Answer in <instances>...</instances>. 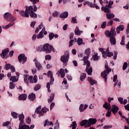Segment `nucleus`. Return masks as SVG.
Listing matches in <instances>:
<instances>
[{
  "label": "nucleus",
  "instance_id": "f257e3e1",
  "mask_svg": "<svg viewBox=\"0 0 129 129\" xmlns=\"http://www.w3.org/2000/svg\"><path fill=\"white\" fill-rule=\"evenodd\" d=\"M33 6H26L25 11L23 10H21L19 11V15L24 18H33L35 19L37 18V14L35 13L34 11H33Z\"/></svg>",
  "mask_w": 129,
  "mask_h": 129
},
{
  "label": "nucleus",
  "instance_id": "f03ea898",
  "mask_svg": "<svg viewBox=\"0 0 129 129\" xmlns=\"http://www.w3.org/2000/svg\"><path fill=\"white\" fill-rule=\"evenodd\" d=\"M4 18L7 22H10L8 25L5 26L4 27L5 29H9V28H11L12 26H14V25H15V21L17 20V18L13 16L12 14L9 12L4 14Z\"/></svg>",
  "mask_w": 129,
  "mask_h": 129
},
{
  "label": "nucleus",
  "instance_id": "7ed1b4c3",
  "mask_svg": "<svg viewBox=\"0 0 129 129\" xmlns=\"http://www.w3.org/2000/svg\"><path fill=\"white\" fill-rule=\"evenodd\" d=\"M41 108H42V106L39 105L36 108L35 111V113L39 114V117L43 116V115H44V113H46V112H47V111H49V109L46 108V107H43L41 110Z\"/></svg>",
  "mask_w": 129,
  "mask_h": 129
},
{
  "label": "nucleus",
  "instance_id": "20e7f679",
  "mask_svg": "<svg viewBox=\"0 0 129 129\" xmlns=\"http://www.w3.org/2000/svg\"><path fill=\"white\" fill-rule=\"evenodd\" d=\"M53 51V52H56V50L53 47V45H51L49 44V43H46L43 45V52H45L46 54H49V53H51Z\"/></svg>",
  "mask_w": 129,
  "mask_h": 129
},
{
  "label": "nucleus",
  "instance_id": "39448f33",
  "mask_svg": "<svg viewBox=\"0 0 129 129\" xmlns=\"http://www.w3.org/2000/svg\"><path fill=\"white\" fill-rule=\"evenodd\" d=\"M69 51H67L64 52V55L61 56L60 61L62 62L64 66L67 65V62L69 61Z\"/></svg>",
  "mask_w": 129,
  "mask_h": 129
},
{
  "label": "nucleus",
  "instance_id": "423d86ee",
  "mask_svg": "<svg viewBox=\"0 0 129 129\" xmlns=\"http://www.w3.org/2000/svg\"><path fill=\"white\" fill-rule=\"evenodd\" d=\"M110 72H111V69L106 70L102 72L101 74V76L103 77V78H104L105 82L107 81V74H109Z\"/></svg>",
  "mask_w": 129,
  "mask_h": 129
},
{
  "label": "nucleus",
  "instance_id": "0eeeda50",
  "mask_svg": "<svg viewBox=\"0 0 129 129\" xmlns=\"http://www.w3.org/2000/svg\"><path fill=\"white\" fill-rule=\"evenodd\" d=\"M87 64L86 68V72L88 75H92V67H90V61H87Z\"/></svg>",
  "mask_w": 129,
  "mask_h": 129
},
{
  "label": "nucleus",
  "instance_id": "6e6552de",
  "mask_svg": "<svg viewBox=\"0 0 129 129\" xmlns=\"http://www.w3.org/2000/svg\"><path fill=\"white\" fill-rule=\"evenodd\" d=\"M10 52L9 48H6L2 51V53L0 54L1 57L3 59H7L8 58V54Z\"/></svg>",
  "mask_w": 129,
  "mask_h": 129
},
{
  "label": "nucleus",
  "instance_id": "1a4fd4ad",
  "mask_svg": "<svg viewBox=\"0 0 129 129\" xmlns=\"http://www.w3.org/2000/svg\"><path fill=\"white\" fill-rule=\"evenodd\" d=\"M18 60L20 63H22L23 61L22 64H24L27 61V56L25 55V54H21L18 56Z\"/></svg>",
  "mask_w": 129,
  "mask_h": 129
},
{
  "label": "nucleus",
  "instance_id": "9d476101",
  "mask_svg": "<svg viewBox=\"0 0 129 129\" xmlns=\"http://www.w3.org/2000/svg\"><path fill=\"white\" fill-rule=\"evenodd\" d=\"M5 69H6V70H9V69H10L12 73L16 72V68H15V67H14V66H11L10 63H7L5 65Z\"/></svg>",
  "mask_w": 129,
  "mask_h": 129
},
{
  "label": "nucleus",
  "instance_id": "9b49d317",
  "mask_svg": "<svg viewBox=\"0 0 129 129\" xmlns=\"http://www.w3.org/2000/svg\"><path fill=\"white\" fill-rule=\"evenodd\" d=\"M111 9V8L110 7V6L109 5H106L105 7H102L101 8L102 11H103L104 13H106L107 14H108L111 12L110 11V9Z\"/></svg>",
  "mask_w": 129,
  "mask_h": 129
},
{
  "label": "nucleus",
  "instance_id": "f8f14e48",
  "mask_svg": "<svg viewBox=\"0 0 129 129\" xmlns=\"http://www.w3.org/2000/svg\"><path fill=\"white\" fill-rule=\"evenodd\" d=\"M96 121H97L96 119L90 118L88 120V124L87 126H89V127L91 126V124H95V123H96Z\"/></svg>",
  "mask_w": 129,
  "mask_h": 129
},
{
  "label": "nucleus",
  "instance_id": "ddd939ff",
  "mask_svg": "<svg viewBox=\"0 0 129 129\" xmlns=\"http://www.w3.org/2000/svg\"><path fill=\"white\" fill-rule=\"evenodd\" d=\"M112 107V108L111 111H112V112L115 115L116 113H117V111H118L119 108H118V106H116V105H113Z\"/></svg>",
  "mask_w": 129,
  "mask_h": 129
},
{
  "label": "nucleus",
  "instance_id": "4468645a",
  "mask_svg": "<svg viewBox=\"0 0 129 129\" xmlns=\"http://www.w3.org/2000/svg\"><path fill=\"white\" fill-rule=\"evenodd\" d=\"M81 126H85V127H89L88 125V120H83L80 123Z\"/></svg>",
  "mask_w": 129,
  "mask_h": 129
},
{
  "label": "nucleus",
  "instance_id": "2eb2a0df",
  "mask_svg": "<svg viewBox=\"0 0 129 129\" xmlns=\"http://www.w3.org/2000/svg\"><path fill=\"white\" fill-rule=\"evenodd\" d=\"M33 61H34V62H35V64L36 68H37V70L40 71V70H41V69H42V65H41V63L40 62H39L38 61V60H37V59H36V58L34 59V60Z\"/></svg>",
  "mask_w": 129,
  "mask_h": 129
},
{
  "label": "nucleus",
  "instance_id": "dca6fc26",
  "mask_svg": "<svg viewBox=\"0 0 129 129\" xmlns=\"http://www.w3.org/2000/svg\"><path fill=\"white\" fill-rule=\"evenodd\" d=\"M28 98L30 101H35V100L36 99V94L32 93L28 95Z\"/></svg>",
  "mask_w": 129,
  "mask_h": 129
},
{
  "label": "nucleus",
  "instance_id": "f3484780",
  "mask_svg": "<svg viewBox=\"0 0 129 129\" xmlns=\"http://www.w3.org/2000/svg\"><path fill=\"white\" fill-rule=\"evenodd\" d=\"M30 2L33 3V8H34V12H37V5H36V4H38L39 3V0H29Z\"/></svg>",
  "mask_w": 129,
  "mask_h": 129
},
{
  "label": "nucleus",
  "instance_id": "a211bd4d",
  "mask_svg": "<svg viewBox=\"0 0 129 129\" xmlns=\"http://www.w3.org/2000/svg\"><path fill=\"white\" fill-rule=\"evenodd\" d=\"M124 30V26L123 25H120L116 28V32L117 34H119L120 33V31H123Z\"/></svg>",
  "mask_w": 129,
  "mask_h": 129
},
{
  "label": "nucleus",
  "instance_id": "6ab92c4d",
  "mask_svg": "<svg viewBox=\"0 0 129 129\" xmlns=\"http://www.w3.org/2000/svg\"><path fill=\"white\" fill-rule=\"evenodd\" d=\"M88 81L90 82V84L91 85H94V84H97V82L95 80H93L91 77H88Z\"/></svg>",
  "mask_w": 129,
  "mask_h": 129
},
{
  "label": "nucleus",
  "instance_id": "aec40b11",
  "mask_svg": "<svg viewBox=\"0 0 129 129\" xmlns=\"http://www.w3.org/2000/svg\"><path fill=\"white\" fill-rule=\"evenodd\" d=\"M69 14L68 12H64L60 14L59 17L61 19H66V18H68Z\"/></svg>",
  "mask_w": 129,
  "mask_h": 129
},
{
  "label": "nucleus",
  "instance_id": "412c9836",
  "mask_svg": "<svg viewBox=\"0 0 129 129\" xmlns=\"http://www.w3.org/2000/svg\"><path fill=\"white\" fill-rule=\"evenodd\" d=\"M110 42L111 45H115L116 44V39L115 36H111L110 38Z\"/></svg>",
  "mask_w": 129,
  "mask_h": 129
},
{
  "label": "nucleus",
  "instance_id": "4be33fe9",
  "mask_svg": "<svg viewBox=\"0 0 129 129\" xmlns=\"http://www.w3.org/2000/svg\"><path fill=\"white\" fill-rule=\"evenodd\" d=\"M19 100H26L27 99V94H23L19 96Z\"/></svg>",
  "mask_w": 129,
  "mask_h": 129
},
{
  "label": "nucleus",
  "instance_id": "5701e85b",
  "mask_svg": "<svg viewBox=\"0 0 129 129\" xmlns=\"http://www.w3.org/2000/svg\"><path fill=\"white\" fill-rule=\"evenodd\" d=\"M75 34L77 36H80V35H81V33H83V31H80V30H79V28L78 27H77L75 30Z\"/></svg>",
  "mask_w": 129,
  "mask_h": 129
},
{
  "label": "nucleus",
  "instance_id": "b1692460",
  "mask_svg": "<svg viewBox=\"0 0 129 129\" xmlns=\"http://www.w3.org/2000/svg\"><path fill=\"white\" fill-rule=\"evenodd\" d=\"M18 117L20 121V124H21V123L24 122V118H25V115H24L22 113V114H20Z\"/></svg>",
  "mask_w": 129,
  "mask_h": 129
},
{
  "label": "nucleus",
  "instance_id": "393cba45",
  "mask_svg": "<svg viewBox=\"0 0 129 129\" xmlns=\"http://www.w3.org/2000/svg\"><path fill=\"white\" fill-rule=\"evenodd\" d=\"M54 97H55V94H51L49 99L47 100L48 102L51 103V102L54 100Z\"/></svg>",
  "mask_w": 129,
  "mask_h": 129
},
{
  "label": "nucleus",
  "instance_id": "a878e982",
  "mask_svg": "<svg viewBox=\"0 0 129 129\" xmlns=\"http://www.w3.org/2000/svg\"><path fill=\"white\" fill-rule=\"evenodd\" d=\"M106 17L108 20H111V19L114 18V14L112 13H107L106 15Z\"/></svg>",
  "mask_w": 129,
  "mask_h": 129
},
{
  "label": "nucleus",
  "instance_id": "bb28decb",
  "mask_svg": "<svg viewBox=\"0 0 129 129\" xmlns=\"http://www.w3.org/2000/svg\"><path fill=\"white\" fill-rule=\"evenodd\" d=\"M105 35L107 38H110L112 37V35L109 30H106L105 31Z\"/></svg>",
  "mask_w": 129,
  "mask_h": 129
},
{
  "label": "nucleus",
  "instance_id": "cd10ccee",
  "mask_svg": "<svg viewBox=\"0 0 129 129\" xmlns=\"http://www.w3.org/2000/svg\"><path fill=\"white\" fill-rule=\"evenodd\" d=\"M18 129H30V126H29V125H21L20 124Z\"/></svg>",
  "mask_w": 129,
  "mask_h": 129
},
{
  "label": "nucleus",
  "instance_id": "c85d7f7f",
  "mask_svg": "<svg viewBox=\"0 0 129 129\" xmlns=\"http://www.w3.org/2000/svg\"><path fill=\"white\" fill-rule=\"evenodd\" d=\"M110 32V33H111L112 36L115 37V36H116V32L115 31V28L111 27Z\"/></svg>",
  "mask_w": 129,
  "mask_h": 129
},
{
  "label": "nucleus",
  "instance_id": "c756f323",
  "mask_svg": "<svg viewBox=\"0 0 129 129\" xmlns=\"http://www.w3.org/2000/svg\"><path fill=\"white\" fill-rule=\"evenodd\" d=\"M85 78H86V73L81 74V76H80L81 81H84L85 80Z\"/></svg>",
  "mask_w": 129,
  "mask_h": 129
},
{
  "label": "nucleus",
  "instance_id": "7c9ffc66",
  "mask_svg": "<svg viewBox=\"0 0 129 129\" xmlns=\"http://www.w3.org/2000/svg\"><path fill=\"white\" fill-rule=\"evenodd\" d=\"M83 4H84V6H86V5H87L88 7H90V8H93V7H94L93 4H92V3H91L89 1L84 2Z\"/></svg>",
  "mask_w": 129,
  "mask_h": 129
},
{
  "label": "nucleus",
  "instance_id": "2f4dec72",
  "mask_svg": "<svg viewBox=\"0 0 129 129\" xmlns=\"http://www.w3.org/2000/svg\"><path fill=\"white\" fill-rule=\"evenodd\" d=\"M88 59H89V55H87L86 56H84L83 58V60H84V64H87V61L88 60Z\"/></svg>",
  "mask_w": 129,
  "mask_h": 129
},
{
  "label": "nucleus",
  "instance_id": "473e14b6",
  "mask_svg": "<svg viewBox=\"0 0 129 129\" xmlns=\"http://www.w3.org/2000/svg\"><path fill=\"white\" fill-rule=\"evenodd\" d=\"M98 54L96 53L95 54L93 55V60L94 61H98L99 60V57H98Z\"/></svg>",
  "mask_w": 129,
  "mask_h": 129
},
{
  "label": "nucleus",
  "instance_id": "72a5a7b5",
  "mask_svg": "<svg viewBox=\"0 0 129 129\" xmlns=\"http://www.w3.org/2000/svg\"><path fill=\"white\" fill-rule=\"evenodd\" d=\"M11 115L13 118L17 119L18 118V115H19V114L16 112H11Z\"/></svg>",
  "mask_w": 129,
  "mask_h": 129
},
{
  "label": "nucleus",
  "instance_id": "f704fd0d",
  "mask_svg": "<svg viewBox=\"0 0 129 129\" xmlns=\"http://www.w3.org/2000/svg\"><path fill=\"white\" fill-rule=\"evenodd\" d=\"M10 81H12V82H18V80H17V76H12L10 77Z\"/></svg>",
  "mask_w": 129,
  "mask_h": 129
},
{
  "label": "nucleus",
  "instance_id": "c9c22d12",
  "mask_svg": "<svg viewBox=\"0 0 129 129\" xmlns=\"http://www.w3.org/2000/svg\"><path fill=\"white\" fill-rule=\"evenodd\" d=\"M76 42H77L78 45L80 46V45L83 44V39H82V38H78V40Z\"/></svg>",
  "mask_w": 129,
  "mask_h": 129
},
{
  "label": "nucleus",
  "instance_id": "e433bc0d",
  "mask_svg": "<svg viewBox=\"0 0 129 129\" xmlns=\"http://www.w3.org/2000/svg\"><path fill=\"white\" fill-rule=\"evenodd\" d=\"M44 36L43 35V31H40L39 33L37 35V39H42Z\"/></svg>",
  "mask_w": 129,
  "mask_h": 129
},
{
  "label": "nucleus",
  "instance_id": "4c0bfd02",
  "mask_svg": "<svg viewBox=\"0 0 129 129\" xmlns=\"http://www.w3.org/2000/svg\"><path fill=\"white\" fill-rule=\"evenodd\" d=\"M84 104H81L80 105V107L79 108L80 112H83V111H84Z\"/></svg>",
  "mask_w": 129,
  "mask_h": 129
},
{
  "label": "nucleus",
  "instance_id": "58836bf2",
  "mask_svg": "<svg viewBox=\"0 0 129 129\" xmlns=\"http://www.w3.org/2000/svg\"><path fill=\"white\" fill-rule=\"evenodd\" d=\"M40 88H41V85L37 84L35 86L34 89L35 91H38V90H39V89H40Z\"/></svg>",
  "mask_w": 129,
  "mask_h": 129
},
{
  "label": "nucleus",
  "instance_id": "ea45409f",
  "mask_svg": "<svg viewBox=\"0 0 129 129\" xmlns=\"http://www.w3.org/2000/svg\"><path fill=\"white\" fill-rule=\"evenodd\" d=\"M44 45L43 46H39L37 49V51H39V52H44Z\"/></svg>",
  "mask_w": 129,
  "mask_h": 129
},
{
  "label": "nucleus",
  "instance_id": "a19ab883",
  "mask_svg": "<svg viewBox=\"0 0 129 129\" xmlns=\"http://www.w3.org/2000/svg\"><path fill=\"white\" fill-rule=\"evenodd\" d=\"M90 48H88L85 50V53L87 56H89L90 55Z\"/></svg>",
  "mask_w": 129,
  "mask_h": 129
},
{
  "label": "nucleus",
  "instance_id": "79ce46f5",
  "mask_svg": "<svg viewBox=\"0 0 129 129\" xmlns=\"http://www.w3.org/2000/svg\"><path fill=\"white\" fill-rule=\"evenodd\" d=\"M54 36H55V34L53 33L50 32L49 34V40H52L54 38Z\"/></svg>",
  "mask_w": 129,
  "mask_h": 129
},
{
  "label": "nucleus",
  "instance_id": "37998d69",
  "mask_svg": "<svg viewBox=\"0 0 129 129\" xmlns=\"http://www.w3.org/2000/svg\"><path fill=\"white\" fill-rule=\"evenodd\" d=\"M15 84L13 83V82H11L10 83V86H9V88L10 89H15Z\"/></svg>",
  "mask_w": 129,
  "mask_h": 129
},
{
  "label": "nucleus",
  "instance_id": "c03bdc74",
  "mask_svg": "<svg viewBox=\"0 0 129 129\" xmlns=\"http://www.w3.org/2000/svg\"><path fill=\"white\" fill-rule=\"evenodd\" d=\"M99 51H100L102 52L103 57V58H105L106 56H105V55H104V53H105V51H104L103 48H100L99 49Z\"/></svg>",
  "mask_w": 129,
  "mask_h": 129
},
{
  "label": "nucleus",
  "instance_id": "a18cd8bd",
  "mask_svg": "<svg viewBox=\"0 0 129 129\" xmlns=\"http://www.w3.org/2000/svg\"><path fill=\"white\" fill-rule=\"evenodd\" d=\"M124 40H125L124 35H123L122 36L121 41V42L120 43V45H122V46H123V45H124V44H125Z\"/></svg>",
  "mask_w": 129,
  "mask_h": 129
},
{
  "label": "nucleus",
  "instance_id": "49530a36",
  "mask_svg": "<svg viewBox=\"0 0 129 129\" xmlns=\"http://www.w3.org/2000/svg\"><path fill=\"white\" fill-rule=\"evenodd\" d=\"M101 28L102 29H105V28H106V21H104L102 23Z\"/></svg>",
  "mask_w": 129,
  "mask_h": 129
},
{
  "label": "nucleus",
  "instance_id": "de8ad7c7",
  "mask_svg": "<svg viewBox=\"0 0 129 129\" xmlns=\"http://www.w3.org/2000/svg\"><path fill=\"white\" fill-rule=\"evenodd\" d=\"M72 24H77V19H76V17H73L72 18Z\"/></svg>",
  "mask_w": 129,
  "mask_h": 129
},
{
  "label": "nucleus",
  "instance_id": "09e8293b",
  "mask_svg": "<svg viewBox=\"0 0 129 129\" xmlns=\"http://www.w3.org/2000/svg\"><path fill=\"white\" fill-rule=\"evenodd\" d=\"M32 80L33 81V83H37V82H38V77H37V76H34Z\"/></svg>",
  "mask_w": 129,
  "mask_h": 129
},
{
  "label": "nucleus",
  "instance_id": "8fccbe9b",
  "mask_svg": "<svg viewBox=\"0 0 129 129\" xmlns=\"http://www.w3.org/2000/svg\"><path fill=\"white\" fill-rule=\"evenodd\" d=\"M47 77H50V78L53 77V73H52V71H49L47 73Z\"/></svg>",
  "mask_w": 129,
  "mask_h": 129
},
{
  "label": "nucleus",
  "instance_id": "3c124183",
  "mask_svg": "<svg viewBox=\"0 0 129 129\" xmlns=\"http://www.w3.org/2000/svg\"><path fill=\"white\" fill-rule=\"evenodd\" d=\"M10 124H11V122H10L9 121H7L3 123V126H8V125H10Z\"/></svg>",
  "mask_w": 129,
  "mask_h": 129
},
{
  "label": "nucleus",
  "instance_id": "603ef678",
  "mask_svg": "<svg viewBox=\"0 0 129 129\" xmlns=\"http://www.w3.org/2000/svg\"><path fill=\"white\" fill-rule=\"evenodd\" d=\"M126 68H127V62H125L123 64L122 69L123 70H125Z\"/></svg>",
  "mask_w": 129,
  "mask_h": 129
},
{
  "label": "nucleus",
  "instance_id": "864d4df0",
  "mask_svg": "<svg viewBox=\"0 0 129 129\" xmlns=\"http://www.w3.org/2000/svg\"><path fill=\"white\" fill-rule=\"evenodd\" d=\"M105 56L106 57H104V58H106V57H111V56H113V52H110L108 54L105 55Z\"/></svg>",
  "mask_w": 129,
  "mask_h": 129
},
{
  "label": "nucleus",
  "instance_id": "5fc2aeb1",
  "mask_svg": "<svg viewBox=\"0 0 129 129\" xmlns=\"http://www.w3.org/2000/svg\"><path fill=\"white\" fill-rule=\"evenodd\" d=\"M50 84H51L50 83H47L46 84V87L47 88V90L48 92H51V90H50Z\"/></svg>",
  "mask_w": 129,
  "mask_h": 129
},
{
  "label": "nucleus",
  "instance_id": "6e6d98bb",
  "mask_svg": "<svg viewBox=\"0 0 129 129\" xmlns=\"http://www.w3.org/2000/svg\"><path fill=\"white\" fill-rule=\"evenodd\" d=\"M45 60H51V59L52 58V57L49 54H47L45 55Z\"/></svg>",
  "mask_w": 129,
  "mask_h": 129
},
{
  "label": "nucleus",
  "instance_id": "4d7b16f0",
  "mask_svg": "<svg viewBox=\"0 0 129 129\" xmlns=\"http://www.w3.org/2000/svg\"><path fill=\"white\" fill-rule=\"evenodd\" d=\"M28 80H30V83H34L33 81V76H30L28 77Z\"/></svg>",
  "mask_w": 129,
  "mask_h": 129
},
{
  "label": "nucleus",
  "instance_id": "13d9d810",
  "mask_svg": "<svg viewBox=\"0 0 129 129\" xmlns=\"http://www.w3.org/2000/svg\"><path fill=\"white\" fill-rule=\"evenodd\" d=\"M54 81H55V80L54 79V77L50 78V81L48 83H50L51 85L54 83Z\"/></svg>",
  "mask_w": 129,
  "mask_h": 129
},
{
  "label": "nucleus",
  "instance_id": "bf43d9fd",
  "mask_svg": "<svg viewBox=\"0 0 129 129\" xmlns=\"http://www.w3.org/2000/svg\"><path fill=\"white\" fill-rule=\"evenodd\" d=\"M103 107L105 108V109H107V108H108V103L105 102L104 104L103 105Z\"/></svg>",
  "mask_w": 129,
  "mask_h": 129
},
{
  "label": "nucleus",
  "instance_id": "052dcab7",
  "mask_svg": "<svg viewBox=\"0 0 129 129\" xmlns=\"http://www.w3.org/2000/svg\"><path fill=\"white\" fill-rule=\"evenodd\" d=\"M74 43V39H71L69 42V47H71V46H73V43Z\"/></svg>",
  "mask_w": 129,
  "mask_h": 129
},
{
  "label": "nucleus",
  "instance_id": "680f3d73",
  "mask_svg": "<svg viewBox=\"0 0 129 129\" xmlns=\"http://www.w3.org/2000/svg\"><path fill=\"white\" fill-rule=\"evenodd\" d=\"M113 24V21L112 20H110L109 22L107 23V27H109V26H112Z\"/></svg>",
  "mask_w": 129,
  "mask_h": 129
},
{
  "label": "nucleus",
  "instance_id": "e2e57ef3",
  "mask_svg": "<svg viewBox=\"0 0 129 129\" xmlns=\"http://www.w3.org/2000/svg\"><path fill=\"white\" fill-rule=\"evenodd\" d=\"M111 111H110L108 110V112L106 114V116L107 117H109V116H110L111 115Z\"/></svg>",
  "mask_w": 129,
  "mask_h": 129
},
{
  "label": "nucleus",
  "instance_id": "0e129e2a",
  "mask_svg": "<svg viewBox=\"0 0 129 129\" xmlns=\"http://www.w3.org/2000/svg\"><path fill=\"white\" fill-rule=\"evenodd\" d=\"M59 14H58V12L57 11H54L53 14H52V16L53 17H58V15Z\"/></svg>",
  "mask_w": 129,
  "mask_h": 129
},
{
  "label": "nucleus",
  "instance_id": "69168bd1",
  "mask_svg": "<svg viewBox=\"0 0 129 129\" xmlns=\"http://www.w3.org/2000/svg\"><path fill=\"white\" fill-rule=\"evenodd\" d=\"M112 127V125H105L103 127L104 129H108V128H111Z\"/></svg>",
  "mask_w": 129,
  "mask_h": 129
},
{
  "label": "nucleus",
  "instance_id": "338daca9",
  "mask_svg": "<svg viewBox=\"0 0 129 129\" xmlns=\"http://www.w3.org/2000/svg\"><path fill=\"white\" fill-rule=\"evenodd\" d=\"M26 121L28 124L31 123V117H28V118L26 119Z\"/></svg>",
  "mask_w": 129,
  "mask_h": 129
},
{
  "label": "nucleus",
  "instance_id": "774afa93",
  "mask_svg": "<svg viewBox=\"0 0 129 129\" xmlns=\"http://www.w3.org/2000/svg\"><path fill=\"white\" fill-rule=\"evenodd\" d=\"M124 107L126 110H128V111H129V103L126 105H124Z\"/></svg>",
  "mask_w": 129,
  "mask_h": 129
}]
</instances>
